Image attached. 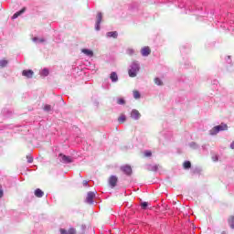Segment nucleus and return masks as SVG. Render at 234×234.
Listing matches in <instances>:
<instances>
[{
  "mask_svg": "<svg viewBox=\"0 0 234 234\" xmlns=\"http://www.w3.org/2000/svg\"><path fill=\"white\" fill-rule=\"evenodd\" d=\"M60 234H76V229L70 228L69 230L60 229Z\"/></svg>",
  "mask_w": 234,
  "mask_h": 234,
  "instance_id": "9d476101",
  "label": "nucleus"
},
{
  "mask_svg": "<svg viewBox=\"0 0 234 234\" xmlns=\"http://www.w3.org/2000/svg\"><path fill=\"white\" fill-rule=\"evenodd\" d=\"M116 184H118V177L116 176H112L109 179V185L111 187H116Z\"/></svg>",
  "mask_w": 234,
  "mask_h": 234,
  "instance_id": "6e6552de",
  "label": "nucleus"
},
{
  "mask_svg": "<svg viewBox=\"0 0 234 234\" xmlns=\"http://www.w3.org/2000/svg\"><path fill=\"white\" fill-rule=\"evenodd\" d=\"M125 120H127V118L125 117V115H121L118 118V122H120V123H123V122H125Z\"/></svg>",
  "mask_w": 234,
  "mask_h": 234,
  "instance_id": "bb28decb",
  "label": "nucleus"
},
{
  "mask_svg": "<svg viewBox=\"0 0 234 234\" xmlns=\"http://www.w3.org/2000/svg\"><path fill=\"white\" fill-rule=\"evenodd\" d=\"M58 158L62 164H72V158L69 155L59 154Z\"/></svg>",
  "mask_w": 234,
  "mask_h": 234,
  "instance_id": "20e7f679",
  "label": "nucleus"
},
{
  "mask_svg": "<svg viewBox=\"0 0 234 234\" xmlns=\"http://www.w3.org/2000/svg\"><path fill=\"white\" fill-rule=\"evenodd\" d=\"M22 76H25L26 78H32V76H34V71L32 69H25L22 71Z\"/></svg>",
  "mask_w": 234,
  "mask_h": 234,
  "instance_id": "1a4fd4ad",
  "label": "nucleus"
},
{
  "mask_svg": "<svg viewBox=\"0 0 234 234\" xmlns=\"http://www.w3.org/2000/svg\"><path fill=\"white\" fill-rule=\"evenodd\" d=\"M148 171H158V165H148L147 167Z\"/></svg>",
  "mask_w": 234,
  "mask_h": 234,
  "instance_id": "a211bd4d",
  "label": "nucleus"
},
{
  "mask_svg": "<svg viewBox=\"0 0 234 234\" xmlns=\"http://www.w3.org/2000/svg\"><path fill=\"white\" fill-rule=\"evenodd\" d=\"M126 54H128V56H133V54H134V49H133V48L127 49Z\"/></svg>",
  "mask_w": 234,
  "mask_h": 234,
  "instance_id": "c756f323",
  "label": "nucleus"
},
{
  "mask_svg": "<svg viewBox=\"0 0 234 234\" xmlns=\"http://www.w3.org/2000/svg\"><path fill=\"white\" fill-rule=\"evenodd\" d=\"M228 58H229V59L231 57H230V56H229Z\"/></svg>",
  "mask_w": 234,
  "mask_h": 234,
  "instance_id": "e433bc0d",
  "label": "nucleus"
},
{
  "mask_svg": "<svg viewBox=\"0 0 234 234\" xmlns=\"http://www.w3.org/2000/svg\"><path fill=\"white\" fill-rule=\"evenodd\" d=\"M82 184H83L84 187H87L89 186V182L87 180H84L82 182Z\"/></svg>",
  "mask_w": 234,
  "mask_h": 234,
  "instance_id": "72a5a7b5",
  "label": "nucleus"
},
{
  "mask_svg": "<svg viewBox=\"0 0 234 234\" xmlns=\"http://www.w3.org/2000/svg\"><path fill=\"white\" fill-rule=\"evenodd\" d=\"M117 103L119 104V105H125V100H123V99H118V101H117Z\"/></svg>",
  "mask_w": 234,
  "mask_h": 234,
  "instance_id": "7c9ffc66",
  "label": "nucleus"
},
{
  "mask_svg": "<svg viewBox=\"0 0 234 234\" xmlns=\"http://www.w3.org/2000/svg\"><path fill=\"white\" fill-rule=\"evenodd\" d=\"M48 74H49L48 69H44L40 71V76L47 77L48 76Z\"/></svg>",
  "mask_w": 234,
  "mask_h": 234,
  "instance_id": "6ab92c4d",
  "label": "nucleus"
},
{
  "mask_svg": "<svg viewBox=\"0 0 234 234\" xmlns=\"http://www.w3.org/2000/svg\"><path fill=\"white\" fill-rule=\"evenodd\" d=\"M220 131H228V124L221 123L218 126L213 127L209 131V134H210V136H215V135L218 134V133H220Z\"/></svg>",
  "mask_w": 234,
  "mask_h": 234,
  "instance_id": "f03ea898",
  "label": "nucleus"
},
{
  "mask_svg": "<svg viewBox=\"0 0 234 234\" xmlns=\"http://www.w3.org/2000/svg\"><path fill=\"white\" fill-rule=\"evenodd\" d=\"M44 195H45V192H43V190L39 188H37L35 190V197H37V198H43Z\"/></svg>",
  "mask_w": 234,
  "mask_h": 234,
  "instance_id": "f8f14e48",
  "label": "nucleus"
},
{
  "mask_svg": "<svg viewBox=\"0 0 234 234\" xmlns=\"http://www.w3.org/2000/svg\"><path fill=\"white\" fill-rule=\"evenodd\" d=\"M141 54L144 57L149 56V54H151V48H149V47L143 48L142 50H141Z\"/></svg>",
  "mask_w": 234,
  "mask_h": 234,
  "instance_id": "9b49d317",
  "label": "nucleus"
},
{
  "mask_svg": "<svg viewBox=\"0 0 234 234\" xmlns=\"http://www.w3.org/2000/svg\"><path fill=\"white\" fill-rule=\"evenodd\" d=\"M103 19V15L101 12H99L96 16V24H95V30L100 31V25H101V21Z\"/></svg>",
  "mask_w": 234,
  "mask_h": 234,
  "instance_id": "39448f33",
  "label": "nucleus"
},
{
  "mask_svg": "<svg viewBox=\"0 0 234 234\" xmlns=\"http://www.w3.org/2000/svg\"><path fill=\"white\" fill-rule=\"evenodd\" d=\"M133 98H134L135 100H140V98H141L140 91L134 90V91H133Z\"/></svg>",
  "mask_w": 234,
  "mask_h": 234,
  "instance_id": "5701e85b",
  "label": "nucleus"
},
{
  "mask_svg": "<svg viewBox=\"0 0 234 234\" xmlns=\"http://www.w3.org/2000/svg\"><path fill=\"white\" fill-rule=\"evenodd\" d=\"M131 118L133 120H140V118H142V114H140V112H138V110H132L131 112Z\"/></svg>",
  "mask_w": 234,
  "mask_h": 234,
  "instance_id": "0eeeda50",
  "label": "nucleus"
},
{
  "mask_svg": "<svg viewBox=\"0 0 234 234\" xmlns=\"http://www.w3.org/2000/svg\"><path fill=\"white\" fill-rule=\"evenodd\" d=\"M110 80H112V83H116L118 81V73L112 71L110 75Z\"/></svg>",
  "mask_w": 234,
  "mask_h": 234,
  "instance_id": "ddd939ff",
  "label": "nucleus"
},
{
  "mask_svg": "<svg viewBox=\"0 0 234 234\" xmlns=\"http://www.w3.org/2000/svg\"><path fill=\"white\" fill-rule=\"evenodd\" d=\"M229 224L232 229H234V216L229 219Z\"/></svg>",
  "mask_w": 234,
  "mask_h": 234,
  "instance_id": "b1692460",
  "label": "nucleus"
},
{
  "mask_svg": "<svg viewBox=\"0 0 234 234\" xmlns=\"http://www.w3.org/2000/svg\"><path fill=\"white\" fill-rule=\"evenodd\" d=\"M152 155H153V153H151V151L144 152V156L149 157V156H152Z\"/></svg>",
  "mask_w": 234,
  "mask_h": 234,
  "instance_id": "2f4dec72",
  "label": "nucleus"
},
{
  "mask_svg": "<svg viewBox=\"0 0 234 234\" xmlns=\"http://www.w3.org/2000/svg\"><path fill=\"white\" fill-rule=\"evenodd\" d=\"M107 37H113V39H116L118 37V32L117 31H111L106 34Z\"/></svg>",
  "mask_w": 234,
  "mask_h": 234,
  "instance_id": "2eb2a0df",
  "label": "nucleus"
},
{
  "mask_svg": "<svg viewBox=\"0 0 234 234\" xmlns=\"http://www.w3.org/2000/svg\"><path fill=\"white\" fill-rule=\"evenodd\" d=\"M33 41H34V43H45L46 40L43 37L39 38L37 37H33Z\"/></svg>",
  "mask_w": 234,
  "mask_h": 234,
  "instance_id": "f3484780",
  "label": "nucleus"
},
{
  "mask_svg": "<svg viewBox=\"0 0 234 234\" xmlns=\"http://www.w3.org/2000/svg\"><path fill=\"white\" fill-rule=\"evenodd\" d=\"M189 147H191V149H198V144H197V143L195 142H191L188 144Z\"/></svg>",
  "mask_w": 234,
  "mask_h": 234,
  "instance_id": "412c9836",
  "label": "nucleus"
},
{
  "mask_svg": "<svg viewBox=\"0 0 234 234\" xmlns=\"http://www.w3.org/2000/svg\"><path fill=\"white\" fill-rule=\"evenodd\" d=\"M202 147H203V149H206V145H203Z\"/></svg>",
  "mask_w": 234,
  "mask_h": 234,
  "instance_id": "c9c22d12",
  "label": "nucleus"
},
{
  "mask_svg": "<svg viewBox=\"0 0 234 234\" xmlns=\"http://www.w3.org/2000/svg\"><path fill=\"white\" fill-rule=\"evenodd\" d=\"M141 207H142V209H144V210L147 209V207H149V203H147V202H142V203H141Z\"/></svg>",
  "mask_w": 234,
  "mask_h": 234,
  "instance_id": "393cba45",
  "label": "nucleus"
},
{
  "mask_svg": "<svg viewBox=\"0 0 234 234\" xmlns=\"http://www.w3.org/2000/svg\"><path fill=\"white\" fill-rule=\"evenodd\" d=\"M94 198H96V192L90 191L87 194L85 201L87 204L92 205L94 204Z\"/></svg>",
  "mask_w": 234,
  "mask_h": 234,
  "instance_id": "7ed1b4c3",
  "label": "nucleus"
},
{
  "mask_svg": "<svg viewBox=\"0 0 234 234\" xmlns=\"http://www.w3.org/2000/svg\"><path fill=\"white\" fill-rule=\"evenodd\" d=\"M154 83L155 85H163L162 80H160V78H155L154 79Z\"/></svg>",
  "mask_w": 234,
  "mask_h": 234,
  "instance_id": "cd10ccee",
  "label": "nucleus"
},
{
  "mask_svg": "<svg viewBox=\"0 0 234 234\" xmlns=\"http://www.w3.org/2000/svg\"><path fill=\"white\" fill-rule=\"evenodd\" d=\"M212 160L213 162H218V155H213Z\"/></svg>",
  "mask_w": 234,
  "mask_h": 234,
  "instance_id": "473e14b6",
  "label": "nucleus"
},
{
  "mask_svg": "<svg viewBox=\"0 0 234 234\" xmlns=\"http://www.w3.org/2000/svg\"><path fill=\"white\" fill-rule=\"evenodd\" d=\"M7 65H8V60H6V59L0 60V67L5 68Z\"/></svg>",
  "mask_w": 234,
  "mask_h": 234,
  "instance_id": "4be33fe9",
  "label": "nucleus"
},
{
  "mask_svg": "<svg viewBox=\"0 0 234 234\" xmlns=\"http://www.w3.org/2000/svg\"><path fill=\"white\" fill-rule=\"evenodd\" d=\"M27 160L28 164H32L34 162V157L31 155H27Z\"/></svg>",
  "mask_w": 234,
  "mask_h": 234,
  "instance_id": "c85d7f7f",
  "label": "nucleus"
},
{
  "mask_svg": "<svg viewBox=\"0 0 234 234\" xmlns=\"http://www.w3.org/2000/svg\"><path fill=\"white\" fill-rule=\"evenodd\" d=\"M81 51L83 52V54L89 56L90 58H92V56H94V52H92V50L90 49L83 48Z\"/></svg>",
  "mask_w": 234,
  "mask_h": 234,
  "instance_id": "dca6fc26",
  "label": "nucleus"
},
{
  "mask_svg": "<svg viewBox=\"0 0 234 234\" xmlns=\"http://www.w3.org/2000/svg\"><path fill=\"white\" fill-rule=\"evenodd\" d=\"M44 111H46V112H50V111H52V106L46 104L44 106Z\"/></svg>",
  "mask_w": 234,
  "mask_h": 234,
  "instance_id": "a878e982",
  "label": "nucleus"
},
{
  "mask_svg": "<svg viewBox=\"0 0 234 234\" xmlns=\"http://www.w3.org/2000/svg\"><path fill=\"white\" fill-rule=\"evenodd\" d=\"M27 8H22L20 11H17L16 13H15L12 16V19H17L18 16H21L22 14H25Z\"/></svg>",
  "mask_w": 234,
  "mask_h": 234,
  "instance_id": "4468645a",
  "label": "nucleus"
},
{
  "mask_svg": "<svg viewBox=\"0 0 234 234\" xmlns=\"http://www.w3.org/2000/svg\"><path fill=\"white\" fill-rule=\"evenodd\" d=\"M121 171H122V173H124V175H127L128 176H131V175H133V168L129 165L121 166Z\"/></svg>",
  "mask_w": 234,
  "mask_h": 234,
  "instance_id": "423d86ee",
  "label": "nucleus"
},
{
  "mask_svg": "<svg viewBox=\"0 0 234 234\" xmlns=\"http://www.w3.org/2000/svg\"><path fill=\"white\" fill-rule=\"evenodd\" d=\"M230 149H234V141L230 144Z\"/></svg>",
  "mask_w": 234,
  "mask_h": 234,
  "instance_id": "f704fd0d",
  "label": "nucleus"
},
{
  "mask_svg": "<svg viewBox=\"0 0 234 234\" xmlns=\"http://www.w3.org/2000/svg\"><path fill=\"white\" fill-rule=\"evenodd\" d=\"M138 72H140V63L138 61L132 62L128 69L130 78H136V76H138Z\"/></svg>",
  "mask_w": 234,
  "mask_h": 234,
  "instance_id": "f257e3e1",
  "label": "nucleus"
},
{
  "mask_svg": "<svg viewBox=\"0 0 234 234\" xmlns=\"http://www.w3.org/2000/svg\"><path fill=\"white\" fill-rule=\"evenodd\" d=\"M183 167H184V169H191V162L186 161V162L183 164Z\"/></svg>",
  "mask_w": 234,
  "mask_h": 234,
  "instance_id": "aec40b11",
  "label": "nucleus"
}]
</instances>
